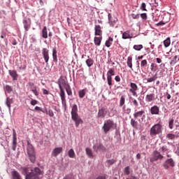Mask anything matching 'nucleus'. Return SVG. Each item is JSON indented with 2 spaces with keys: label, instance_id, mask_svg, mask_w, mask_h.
<instances>
[{
  "label": "nucleus",
  "instance_id": "obj_1",
  "mask_svg": "<svg viewBox=\"0 0 179 179\" xmlns=\"http://www.w3.org/2000/svg\"><path fill=\"white\" fill-rule=\"evenodd\" d=\"M21 173L25 176V179H40V176H43V171L38 167L31 169L30 167H21Z\"/></svg>",
  "mask_w": 179,
  "mask_h": 179
},
{
  "label": "nucleus",
  "instance_id": "obj_2",
  "mask_svg": "<svg viewBox=\"0 0 179 179\" xmlns=\"http://www.w3.org/2000/svg\"><path fill=\"white\" fill-rule=\"evenodd\" d=\"M71 114V120L74 121L76 128H78V127H79L80 124H83V120H82V118H80V116H79V114H78V105L76 104L73 105Z\"/></svg>",
  "mask_w": 179,
  "mask_h": 179
},
{
  "label": "nucleus",
  "instance_id": "obj_3",
  "mask_svg": "<svg viewBox=\"0 0 179 179\" xmlns=\"http://www.w3.org/2000/svg\"><path fill=\"white\" fill-rule=\"evenodd\" d=\"M163 126L160 124H156L150 128V136L151 138H156L157 135H160L162 131Z\"/></svg>",
  "mask_w": 179,
  "mask_h": 179
},
{
  "label": "nucleus",
  "instance_id": "obj_4",
  "mask_svg": "<svg viewBox=\"0 0 179 179\" xmlns=\"http://www.w3.org/2000/svg\"><path fill=\"white\" fill-rule=\"evenodd\" d=\"M27 154L29 158V160L31 163L36 162V151H34V147L30 143H27Z\"/></svg>",
  "mask_w": 179,
  "mask_h": 179
},
{
  "label": "nucleus",
  "instance_id": "obj_5",
  "mask_svg": "<svg viewBox=\"0 0 179 179\" xmlns=\"http://www.w3.org/2000/svg\"><path fill=\"white\" fill-rule=\"evenodd\" d=\"M114 128H115V123H114V121L109 119L105 121L102 129L104 134H108L109 131L114 129Z\"/></svg>",
  "mask_w": 179,
  "mask_h": 179
},
{
  "label": "nucleus",
  "instance_id": "obj_6",
  "mask_svg": "<svg viewBox=\"0 0 179 179\" xmlns=\"http://www.w3.org/2000/svg\"><path fill=\"white\" fill-rule=\"evenodd\" d=\"M58 85L60 90H69L70 89L69 84L64 78L59 79Z\"/></svg>",
  "mask_w": 179,
  "mask_h": 179
},
{
  "label": "nucleus",
  "instance_id": "obj_7",
  "mask_svg": "<svg viewBox=\"0 0 179 179\" xmlns=\"http://www.w3.org/2000/svg\"><path fill=\"white\" fill-rule=\"evenodd\" d=\"M164 157L157 150H155L152 153V157L150 158V162L154 163V162H157V160H162Z\"/></svg>",
  "mask_w": 179,
  "mask_h": 179
},
{
  "label": "nucleus",
  "instance_id": "obj_8",
  "mask_svg": "<svg viewBox=\"0 0 179 179\" xmlns=\"http://www.w3.org/2000/svg\"><path fill=\"white\" fill-rule=\"evenodd\" d=\"M145 110H139V111H136L134 113V120H138V122H141V121H143L144 118H145Z\"/></svg>",
  "mask_w": 179,
  "mask_h": 179
},
{
  "label": "nucleus",
  "instance_id": "obj_9",
  "mask_svg": "<svg viewBox=\"0 0 179 179\" xmlns=\"http://www.w3.org/2000/svg\"><path fill=\"white\" fill-rule=\"evenodd\" d=\"M42 55L43 57V59L45 64H48V61H50V50L48 49L44 48L42 49Z\"/></svg>",
  "mask_w": 179,
  "mask_h": 179
},
{
  "label": "nucleus",
  "instance_id": "obj_10",
  "mask_svg": "<svg viewBox=\"0 0 179 179\" xmlns=\"http://www.w3.org/2000/svg\"><path fill=\"white\" fill-rule=\"evenodd\" d=\"M108 17L109 24L112 27H114V26H115V24H117V22H118V18H117L115 15H113L110 13L108 14Z\"/></svg>",
  "mask_w": 179,
  "mask_h": 179
},
{
  "label": "nucleus",
  "instance_id": "obj_11",
  "mask_svg": "<svg viewBox=\"0 0 179 179\" xmlns=\"http://www.w3.org/2000/svg\"><path fill=\"white\" fill-rule=\"evenodd\" d=\"M16 148H17V137L16 136V131H15V129H13V150H16Z\"/></svg>",
  "mask_w": 179,
  "mask_h": 179
},
{
  "label": "nucleus",
  "instance_id": "obj_12",
  "mask_svg": "<svg viewBox=\"0 0 179 179\" xmlns=\"http://www.w3.org/2000/svg\"><path fill=\"white\" fill-rule=\"evenodd\" d=\"M152 115H159L160 114V108L157 106L151 107L150 110Z\"/></svg>",
  "mask_w": 179,
  "mask_h": 179
},
{
  "label": "nucleus",
  "instance_id": "obj_13",
  "mask_svg": "<svg viewBox=\"0 0 179 179\" xmlns=\"http://www.w3.org/2000/svg\"><path fill=\"white\" fill-rule=\"evenodd\" d=\"M93 148L95 152H99V150H101V152L106 151V147H104V145H103L101 143H96L95 145H94Z\"/></svg>",
  "mask_w": 179,
  "mask_h": 179
},
{
  "label": "nucleus",
  "instance_id": "obj_14",
  "mask_svg": "<svg viewBox=\"0 0 179 179\" xmlns=\"http://www.w3.org/2000/svg\"><path fill=\"white\" fill-rule=\"evenodd\" d=\"M62 150H63L62 147L55 148L52 152V156L53 157H57L58 155H60V153H62Z\"/></svg>",
  "mask_w": 179,
  "mask_h": 179
},
{
  "label": "nucleus",
  "instance_id": "obj_15",
  "mask_svg": "<svg viewBox=\"0 0 179 179\" xmlns=\"http://www.w3.org/2000/svg\"><path fill=\"white\" fill-rule=\"evenodd\" d=\"M11 179H22V175L17 171L13 170L11 171Z\"/></svg>",
  "mask_w": 179,
  "mask_h": 179
},
{
  "label": "nucleus",
  "instance_id": "obj_16",
  "mask_svg": "<svg viewBox=\"0 0 179 179\" xmlns=\"http://www.w3.org/2000/svg\"><path fill=\"white\" fill-rule=\"evenodd\" d=\"M166 138L169 141H174V139H177V138H179V132H178L176 134H174L173 133L167 134Z\"/></svg>",
  "mask_w": 179,
  "mask_h": 179
},
{
  "label": "nucleus",
  "instance_id": "obj_17",
  "mask_svg": "<svg viewBox=\"0 0 179 179\" xmlns=\"http://www.w3.org/2000/svg\"><path fill=\"white\" fill-rule=\"evenodd\" d=\"M106 115H107V110H106V108H102L99 110L97 115L98 118H104Z\"/></svg>",
  "mask_w": 179,
  "mask_h": 179
},
{
  "label": "nucleus",
  "instance_id": "obj_18",
  "mask_svg": "<svg viewBox=\"0 0 179 179\" xmlns=\"http://www.w3.org/2000/svg\"><path fill=\"white\" fill-rule=\"evenodd\" d=\"M134 37V35L132 34H131V31L127 30L125 31L122 36V38H123V40H127L128 38H132Z\"/></svg>",
  "mask_w": 179,
  "mask_h": 179
},
{
  "label": "nucleus",
  "instance_id": "obj_19",
  "mask_svg": "<svg viewBox=\"0 0 179 179\" xmlns=\"http://www.w3.org/2000/svg\"><path fill=\"white\" fill-rule=\"evenodd\" d=\"M130 124L134 129H141V124L135 119H131Z\"/></svg>",
  "mask_w": 179,
  "mask_h": 179
},
{
  "label": "nucleus",
  "instance_id": "obj_20",
  "mask_svg": "<svg viewBox=\"0 0 179 179\" xmlns=\"http://www.w3.org/2000/svg\"><path fill=\"white\" fill-rule=\"evenodd\" d=\"M95 36H103V31L101 30V27L100 25H95Z\"/></svg>",
  "mask_w": 179,
  "mask_h": 179
},
{
  "label": "nucleus",
  "instance_id": "obj_21",
  "mask_svg": "<svg viewBox=\"0 0 179 179\" xmlns=\"http://www.w3.org/2000/svg\"><path fill=\"white\" fill-rule=\"evenodd\" d=\"M101 40H103V36H99V37L95 36L94 38V45H96L97 47H100V45H101Z\"/></svg>",
  "mask_w": 179,
  "mask_h": 179
},
{
  "label": "nucleus",
  "instance_id": "obj_22",
  "mask_svg": "<svg viewBox=\"0 0 179 179\" xmlns=\"http://www.w3.org/2000/svg\"><path fill=\"white\" fill-rule=\"evenodd\" d=\"M9 73H10V76H11V78H13V80H17V72H16V71L15 70H9L8 71Z\"/></svg>",
  "mask_w": 179,
  "mask_h": 179
},
{
  "label": "nucleus",
  "instance_id": "obj_23",
  "mask_svg": "<svg viewBox=\"0 0 179 179\" xmlns=\"http://www.w3.org/2000/svg\"><path fill=\"white\" fill-rule=\"evenodd\" d=\"M11 104H13V99L7 97L6 101V105L7 106L9 111H10Z\"/></svg>",
  "mask_w": 179,
  "mask_h": 179
},
{
  "label": "nucleus",
  "instance_id": "obj_24",
  "mask_svg": "<svg viewBox=\"0 0 179 179\" xmlns=\"http://www.w3.org/2000/svg\"><path fill=\"white\" fill-rule=\"evenodd\" d=\"M114 41V39L111 37H109L108 39L106 41L105 45L108 48H110L111 45H113V42Z\"/></svg>",
  "mask_w": 179,
  "mask_h": 179
},
{
  "label": "nucleus",
  "instance_id": "obj_25",
  "mask_svg": "<svg viewBox=\"0 0 179 179\" xmlns=\"http://www.w3.org/2000/svg\"><path fill=\"white\" fill-rule=\"evenodd\" d=\"M155 100V94H148L145 97V101L148 103H150V101H153Z\"/></svg>",
  "mask_w": 179,
  "mask_h": 179
},
{
  "label": "nucleus",
  "instance_id": "obj_26",
  "mask_svg": "<svg viewBox=\"0 0 179 179\" xmlns=\"http://www.w3.org/2000/svg\"><path fill=\"white\" fill-rule=\"evenodd\" d=\"M23 24H24V28L26 31H29V29H30V25L31 23L27 21V20H23Z\"/></svg>",
  "mask_w": 179,
  "mask_h": 179
},
{
  "label": "nucleus",
  "instance_id": "obj_27",
  "mask_svg": "<svg viewBox=\"0 0 179 179\" xmlns=\"http://www.w3.org/2000/svg\"><path fill=\"white\" fill-rule=\"evenodd\" d=\"M42 37L43 38H48V32L47 31V27H43L42 30Z\"/></svg>",
  "mask_w": 179,
  "mask_h": 179
},
{
  "label": "nucleus",
  "instance_id": "obj_28",
  "mask_svg": "<svg viewBox=\"0 0 179 179\" xmlns=\"http://www.w3.org/2000/svg\"><path fill=\"white\" fill-rule=\"evenodd\" d=\"M107 77L108 78H113L115 75V71H114V69H110L107 72Z\"/></svg>",
  "mask_w": 179,
  "mask_h": 179
},
{
  "label": "nucleus",
  "instance_id": "obj_29",
  "mask_svg": "<svg viewBox=\"0 0 179 179\" xmlns=\"http://www.w3.org/2000/svg\"><path fill=\"white\" fill-rule=\"evenodd\" d=\"M168 166H170L171 167H174V166H176V162H174V160L171 158L168 159L165 161Z\"/></svg>",
  "mask_w": 179,
  "mask_h": 179
},
{
  "label": "nucleus",
  "instance_id": "obj_30",
  "mask_svg": "<svg viewBox=\"0 0 179 179\" xmlns=\"http://www.w3.org/2000/svg\"><path fill=\"white\" fill-rule=\"evenodd\" d=\"M85 62L89 68H90V66H93V64H94V61L92 58L87 59Z\"/></svg>",
  "mask_w": 179,
  "mask_h": 179
},
{
  "label": "nucleus",
  "instance_id": "obj_31",
  "mask_svg": "<svg viewBox=\"0 0 179 179\" xmlns=\"http://www.w3.org/2000/svg\"><path fill=\"white\" fill-rule=\"evenodd\" d=\"M170 44H171V41L170 38H167L166 40L164 41V45L165 48H167V47H170Z\"/></svg>",
  "mask_w": 179,
  "mask_h": 179
},
{
  "label": "nucleus",
  "instance_id": "obj_32",
  "mask_svg": "<svg viewBox=\"0 0 179 179\" xmlns=\"http://www.w3.org/2000/svg\"><path fill=\"white\" fill-rule=\"evenodd\" d=\"M157 79V73H155L152 77L147 79V82L148 83H152V82H155Z\"/></svg>",
  "mask_w": 179,
  "mask_h": 179
},
{
  "label": "nucleus",
  "instance_id": "obj_33",
  "mask_svg": "<svg viewBox=\"0 0 179 179\" xmlns=\"http://www.w3.org/2000/svg\"><path fill=\"white\" fill-rule=\"evenodd\" d=\"M127 64L129 68L132 69V57H128Z\"/></svg>",
  "mask_w": 179,
  "mask_h": 179
},
{
  "label": "nucleus",
  "instance_id": "obj_34",
  "mask_svg": "<svg viewBox=\"0 0 179 179\" xmlns=\"http://www.w3.org/2000/svg\"><path fill=\"white\" fill-rule=\"evenodd\" d=\"M86 155L89 156V157H93V152L92 151V149L87 148L85 149Z\"/></svg>",
  "mask_w": 179,
  "mask_h": 179
},
{
  "label": "nucleus",
  "instance_id": "obj_35",
  "mask_svg": "<svg viewBox=\"0 0 179 179\" xmlns=\"http://www.w3.org/2000/svg\"><path fill=\"white\" fill-rule=\"evenodd\" d=\"M133 48L136 51H141V50H142V48H143V45H134L133 46Z\"/></svg>",
  "mask_w": 179,
  "mask_h": 179
},
{
  "label": "nucleus",
  "instance_id": "obj_36",
  "mask_svg": "<svg viewBox=\"0 0 179 179\" xmlns=\"http://www.w3.org/2000/svg\"><path fill=\"white\" fill-rule=\"evenodd\" d=\"M68 155L71 159H73V157H75V151H73V149H71L69 151Z\"/></svg>",
  "mask_w": 179,
  "mask_h": 179
},
{
  "label": "nucleus",
  "instance_id": "obj_37",
  "mask_svg": "<svg viewBox=\"0 0 179 179\" xmlns=\"http://www.w3.org/2000/svg\"><path fill=\"white\" fill-rule=\"evenodd\" d=\"M52 58H53V61H57V49L55 48H54L52 49Z\"/></svg>",
  "mask_w": 179,
  "mask_h": 179
},
{
  "label": "nucleus",
  "instance_id": "obj_38",
  "mask_svg": "<svg viewBox=\"0 0 179 179\" xmlns=\"http://www.w3.org/2000/svg\"><path fill=\"white\" fill-rule=\"evenodd\" d=\"M169 128L170 129H173V128H174V119H171V120H169Z\"/></svg>",
  "mask_w": 179,
  "mask_h": 179
},
{
  "label": "nucleus",
  "instance_id": "obj_39",
  "mask_svg": "<svg viewBox=\"0 0 179 179\" xmlns=\"http://www.w3.org/2000/svg\"><path fill=\"white\" fill-rule=\"evenodd\" d=\"M124 104H125V97H124V96H122L120 100V107H122Z\"/></svg>",
  "mask_w": 179,
  "mask_h": 179
},
{
  "label": "nucleus",
  "instance_id": "obj_40",
  "mask_svg": "<svg viewBox=\"0 0 179 179\" xmlns=\"http://www.w3.org/2000/svg\"><path fill=\"white\" fill-rule=\"evenodd\" d=\"M124 173L126 176H129V174H131V171H130L129 166H127V167L124 168Z\"/></svg>",
  "mask_w": 179,
  "mask_h": 179
},
{
  "label": "nucleus",
  "instance_id": "obj_41",
  "mask_svg": "<svg viewBox=\"0 0 179 179\" xmlns=\"http://www.w3.org/2000/svg\"><path fill=\"white\" fill-rule=\"evenodd\" d=\"M159 150L162 153H164V152H167L169 150V148H167V145H163L160 148Z\"/></svg>",
  "mask_w": 179,
  "mask_h": 179
},
{
  "label": "nucleus",
  "instance_id": "obj_42",
  "mask_svg": "<svg viewBox=\"0 0 179 179\" xmlns=\"http://www.w3.org/2000/svg\"><path fill=\"white\" fill-rule=\"evenodd\" d=\"M78 94L80 99H83V97H85V94H86V92L85 90H80Z\"/></svg>",
  "mask_w": 179,
  "mask_h": 179
},
{
  "label": "nucleus",
  "instance_id": "obj_43",
  "mask_svg": "<svg viewBox=\"0 0 179 179\" xmlns=\"http://www.w3.org/2000/svg\"><path fill=\"white\" fill-rule=\"evenodd\" d=\"M107 83L108 86H113V77H107Z\"/></svg>",
  "mask_w": 179,
  "mask_h": 179
},
{
  "label": "nucleus",
  "instance_id": "obj_44",
  "mask_svg": "<svg viewBox=\"0 0 179 179\" xmlns=\"http://www.w3.org/2000/svg\"><path fill=\"white\" fill-rule=\"evenodd\" d=\"M177 64V55H176L173 59L171 61L170 65L173 66Z\"/></svg>",
  "mask_w": 179,
  "mask_h": 179
},
{
  "label": "nucleus",
  "instance_id": "obj_45",
  "mask_svg": "<svg viewBox=\"0 0 179 179\" xmlns=\"http://www.w3.org/2000/svg\"><path fill=\"white\" fill-rule=\"evenodd\" d=\"M146 65H148V60H146V59L142 60L141 63V68H145V66H146Z\"/></svg>",
  "mask_w": 179,
  "mask_h": 179
},
{
  "label": "nucleus",
  "instance_id": "obj_46",
  "mask_svg": "<svg viewBox=\"0 0 179 179\" xmlns=\"http://www.w3.org/2000/svg\"><path fill=\"white\" fill-rule=\"evenodd\" d=\"M140 9H141V10H144V11L148 10L146 9V3H141V7H140Z\"/></svg>",
  "mask_w": 179,
  "mask_h": 179
},
{
  "label": "nucleus",
  "instance_id": "obj_47",
  "mask_svg": "<svg viewBox=\"0 0 179 179\" xmlns=\"http://www.w3.org/2000/svg\"><path fill=\"white\" fill-rule=\"evenodd\" d=\"M140 16H141V19H143V20H146L148 19V14H146L145 13H141L140 15Z\"/></svg>",
  "mask_w": 179,
  "mask_h": 179
},
{
  "label": "nucleus",
  "instance_id": "obj_48",
  "mask_svg": "<svg viewBox=\"0 0 179 179\" xmlns=\"http://www.w3.org/2000/svg\"><path fill=\"white\" fill-rule=\"evenodd\" d=\"M130 86L133 90H136L138 89V86L136 85V83H131L130 84Z\"/></svg>",
  "mask_w": 179,
  "mask_h": 179
},
{
  "label": "nucleus",
  "instance_id": "obj_49",
  "mask_svg": "<svg viewBox=\"0 0 179 179\" xmlns=\"http://www.w3.org/2000/svg\"><path fill=\"white\" fill-rule=\"evenodd\" d=\"M106 162L109 166H112V164H114V163H115V159H108V161H106Z\"/></svg>",
  "mask_w": 179,
  "mask_h": 179
},
{
  "label": "nucleus",
  "instance_id": "obj_50",
  "mask_svg": "<svg viewBox=\"0 0 179 179\" xmlns=\"http://www.w3.org/2000/svg\"><path fill=\"white\" fill-rule=\"evenodd\" d=\"M163 167L165 170H169L170 169V166L168 164V163L165 161V162L163 164Z\"/></svg>",
  "mask_w": 179,
  "mask_h": 179
},
{
  "label": "nucleus",
  "instance_id": "obj_51",
  "mask_svg": "<svg viewBox=\"0 0 179 179\" xmlns=\"http://www.w3.org/2000/svg\"><path fill=\"white\" fill-rule=\"evenodd\" d=\"M36 104H38V101L36 99H31V106H36Z\"/></svg>",
  "mask_w": 179,
  "mask_h": 179
},
{
  "label": "nucleus",
  "instance_id": "obj_52",
  "mask_svg": "<svg viewBox=\"0 0 179 179\" xmlns=\"http://www.w3.org/2000/svg\"><path fill=\"white\" fill-rule=\"evenodd\" d=\"M132 103H133V105L135 107H138L139 106V103H138V101H136V99H132Z\"/></svg>",
  "mask_w": 179,
  "mask_h": 179
},
{
  "label": "nucleus",
  "instance_id": "obj_53",
  "mask_svg": "<svg viewBox=\"0 0 179 179\" xmlns=\"http://www.w3.org/2000/svg\"><path fill=\"white\" fill-rule=\"evenodd\" d=\"M60 97H61L62 100L65 99V92H64V90H61Z\"/></svg>",
  "mask_w": 179,
  "mask_h": 179
},
{
  "label": "nucleus",
  "instance_id": "obj_54",
  "mask_svg": "<svg viewBox=\"0 0 179 179\" xmlns=\"http://www.w3.org/2000/svg\"><path fill=\"white\" fill-rule=\"evenodd\" d=\"M155 68H157V65L155 64V63L151 64V71H156Z\"/></svg>",
  "mask_w": 179,
  "mask_h": 179
},
{
  "label": "nucleus",
  "instance_id": "obj_55",
  "mask_svg": "<svg viewBox=\"0 0 179 179\" xmlns=\"http://www.w3.org/2000/svg\"><path fill=\"white\" fill-rule=\"evenodd\" d=\"M132 19H139V14H131Z\"/></svg>",
  "mask_w": 179,
  "mask_h": 179
},
{
  "label": "nucleus",
  "instance_id": "obj_56",
  "mask_svg": "<svg viewBox=\"0 0 179 179\" xmlns=\"http://www.w3.org/2000/svg\"><path fill=\"white\" fill-rule=\"evenodd\" d=\"M164 24H166V22H164V21H160L159 22L156 24V26H164Z\"/></svg>",
  "mask_w": 179,
  "mask_h": 179
},
{
  "label": "nucleus",
  "instance_id": "obj_57",
  "mask_svg": "<svg viewBox=\"0 0 179 179\" xmlns=\"http://www.w3.org/2000/svg\"><path fill=\"white\" fill-rule=\"evenodd\" d=\"M48 114L50 117H53L54 116V112L52 111V110H49L48 112Z\"/></svg>",
  "mask_w": 179,
  "mask_h": 179
},
{
  "label": "nucleus",
  "instance_id": "obj_58",
  "mask_svg": "<svg viewBox=\"0 0 179 179\" xmlns=\"http://www.w3.org/2000/svg\"><path fill=\"white\" fill-rule=\"evenodd\" d=\"M115 80L116 82H121V78L120 77V76H116L115 77Z\"/></svg>",
  "mask_w": 179,
  "mask_h": 179
},
{
  "label": "nucleus",
  "instance_id": "obj_59",
  "mask_svg": "<svg viewBox=\"0 0 179 179\" xmlns=\"http://www.w3.org/2000/svg\"><path fill=\"white\" fill-rule=\"evenodd\" d=\"M155 59H156L157 64H162V62H163V60H162V59H160L159 57L156 58Z\"/></svg>",
  "mask_w": 179,
  "mask_h": 179
},
{
  "label": "nucleus",
  "instance_id": "obj_60",
  "mask_svg": "<svg viewBox=\"0 0 179 179\" xmlns=\"http://www.w3.org/2000/svg\"><path fill=\"white\" fill-rule=\"evenodd\" d=\"M165 96L167 100H170L171 99V95H170V94H169L168 92L166 94Z\"/></svg>",
  "mask_w": 179,
  "mask_h": 179
},
{
  "label": "nucleus",
  "instance_id": "obj_61",
  "mask_svg": "<svg viewBox=\"0 0 179 179\" xmlns=\"http://www.w3.org/2000/svg\"><path fill=\"white\" fill-rule=\"evenodd\" d=\"M34 110H36V111H43V109L39 106H36Z\"/></svg>",
  "mask_w": 179,
  "mask_h": 179
},
{
  "label": "nucleus",
  "instance_id": "obj_62",
  "mask_svg": "<svg viewBox=\"0 0 179 179\" xmlns=\"http://www.w3.org/2000/svg\"><path fill=\"white\" fill-rule=\"evenodd\" d=\"M131 92L133 94V96L138 97V94H136V92L135 90H131Z\"/></svg>",
  "mask_w": 179,
  "mask_h": 179
},
{
  "label": "nucleus",
  "instance_id": "obj_63",
  "mask_svg": "<svg viewBox=\"0 0 179 179\" xmlns=\"http://www.w3.org/2000/svg\"><path fill=\"white\" fill-rule=\"evenodd\" d=\"M126 179H139V178L133 176H131L130 178H127Z\"/></svg>",
  "mask_w": 179,
  "mask_h": 179
},
{
  "label": "nucleus",
  "instance_id": "obj_64",
  "mask_svg": "<svg viewBox=\"0 0 179 179\" xmlns=\"http://www.w3.org/2000/svg\"><path fill=\"white\" fill-rule=\"evenodd\" d=\"M64 179H72V176L69 175L64 178Z\"/></svg>",
  "mask_w": 179,
  "mask_h": 179
}]
</instances>
